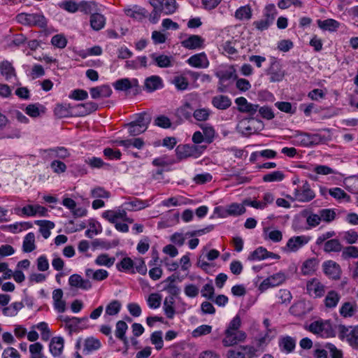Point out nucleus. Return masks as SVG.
I'll return each instance as SVG.
<instances>
[{
  "instance_id": "22",
  "label": "nucleus",
  "mask_w": 358,
  "mask_h": 358,
  "mask_svg": "<svg viewBox=\"0 0 358 358\" xmlns=\"http://www.w3.org/2000/svg\"><path fill=\"white\" fill-rule=\"evenodd\" d=\"M128 329V325L124 321L120 320L116 323L115 334L117 338L122 341L124 346L127 348L129 341L125 336L126 331Z\"/></svg>"
},
{
  "instance_id": "23",
  "label": "nucleus",
  "mask_w": 358,
  "mask_h": 358,
  "mask_svg": "<svg viewBox=\"0 0 358 358\" xmlns=\"http://www.w3.org/2000/svg\"><path fill=\"white\" fill-rule=\"evenodd\" d=\"M86 277L91 278L94 281H102L106 280L108 275V272L102 268L94 270L92 268H86L85 271Z\"/></svg>"
},
{
  "instance_id": "2",
  "label": "nucleus",
  "mask_w": 358,
  "mask_h": 358,
  "mask_svg": "<svg viewBox=\"0 0 358 358\" xmlns=\"http://www.w3.org/2000/svg\"><path fill=\"white\" fill-rule=\"evenodd\" d=\"M292 201L299 202H309L315 197L314 191L307 180L302 181V185H299L294 191V197L287 196Z\"/></svg>"
},
{
  "instance_id": "51",
  "label": "nucleus",
  "mask_w": 358,
  "mask_h": 358,
  "mask_svg": "<svg viewBox=\"0 0 358 358\" xmlns=\"http://www.w3.org/2000/svg\"><path fill=\"white\" fill-rule=\"evenodd\" d=\"M99 8L97 3L94 1H83L80 3V11L85 14H91L97 13Z\"/></svg>"
},
{
  "instance_id": "57",
  "label": "nucleus",
  "mask_w": 358,
  "mask_h": 358,
  "mask_svg": "<svg viewBox=\"0 0 358 358\" xmlns=\"http://www.w3.org/2000/svg\"><path fill=\"white\" fill-rule=\"evenodd\" d=\"M210 112L211 111L209 108H199L194 110L192 115L196 120L203 122L208 120L210 115Z\"/></svg>"
},
{
  "instance_id": "4",
  "label": "nucleus",
  "mask_w": 358,
  "mask_h": 358,
  "mask_svg": "<svg viewBox=\"0 0 358 358\" xmlns=\"http://www.w3.org/2000/svg\"><path fill=\"white\" fill-rule=\"evenodd\" d=\"M338 333L341 339H346L352 348H358V326L352 327L340 325Z\"/></svg>"
},
{
  "instance_id": "14",
  "label": "nucleus",
  "mask_w": 358,
  "mask_h": 358,
  "mask_svg": "<svg viewBox=\"0 0 358 358\" xmlns=\"http://www.w3.org/2000/svg\"><path fill=\"white\" fill-rule=\"evenodd\" d=\"M310 238L306 236H297L290 238L287 242L286 246L290 252H296L303 245L307 244Z\"/></svg>"
},
{
  "instance_id": "43",
  "label": "nucleus",
  "mask_w": 358,
  "mask_h": 358,
  "mask_svg": "<svg viewBox=\"0 0 358 358\" xmlns=\"http://www.w3.org/2000/svg\"><path fill=\"white\" fill-rule=\"evenodd\" d=\"M178 8L176 0H162L161 10L164 15H172Z\"/></svg>"
},
{
  "instance_id": "61",
  "label": "nucleus",
  "mask_w": 358,
  "mask_h": 358,
  "mask_svg": "<svg viewBox=\"0 0 358 358\" xmlns=\"http://www.w3.org/2000/svg\"><path fill=\"white\" fill-rule=\"evenodd\" d=\"M162 296L158 293H152L148 296L147 303L148 306L152 309H156L161 305Z\"/></svg>"
},
{
  "instance_id": "30",
  "label": "nucleus",
  "mask_w": 358,
  "mask_h": 358,
  "mask_svg": "<svg viewBox=\"0 0 358 358\" xmlns=\"http://www.w3.org/2000/svg\"><path fill=\"white\" fill-rule=\"evenodd\" d=\"M357 306L355 302L345 301L343 303L339 309L341 316L344 318L352 317L356 313Z\"/></svg>"
},
{
  "instance_id": "58",
  "label": "nucleus",
  "mask_w": 358,
  "mask_h": 358,
  "mask_svg": "<svg viewBox=\"0 0 358 358\" xmlns=\"http://www.w3.org/2000/svg\"><path fill=\"white\" fill-rule=\"evenodd\" d=\"M321 220L325 222H331L335 220L336 214L334 209L324 208L318 211Z\"/></svg>"
},
{
  "instance_id": "6",
  "label": "nucleus",
  "mask_w": 358,
  "mask_h": 358,
  "mask_svg": "<svg viewBox=\"0 0 358 358\" xmlns=\"http://www.w3.org/2000/svg\"><path fill=\"white\" fill-rule=\"evenodd\" d=\"M266 74L269 76V80L271 83L280 82L283 79L285 71L277 58H271L270 66L266 70Z\"/></svg>"
},
{
  "instance_id": "25",
  "label": "nucleus",
  "mask_w": 358,
  "mask_h": 358,
  "mask_svg": "<svg viewBox=\"0 0 358 358\" xmlns=\"http://www.w3.org/2000/svg\"><path fill=\"white\" fill-rule=\"evenodd\" d=\"M45 110V107L39 103L29 104L24 109L25 113L33 118H36L41 114H44Z\"/></svg>"
},
{
  "instance_id": "21",
  "label": "nucleus",
  "mask_w": 358,
  "mask_h": 358,
  "mask_svg": "<svg viewBox=\"0 0 358 358\" xmlns=\"http://www.w3.org/2000/svg\"><path fill=\"white\" fill-rule=\"evenodd\" d=\"M212 105L217 109L226 110L231 106V99L226 95H217L212 98Z\"/></svg>"
},
{
  "instance_id": "39",
  "label": "nucleus",
  "mask_w": 358,
  "mask_h": 358,
  "mask_svg": "<svg viewBox=\"0 0 358 358\" xmlns=\"http://www.w3.org/2000/svg\"><path fill=\"white\" fill-rule=\"evenodd\" d=\"M35 224L40 227L39 231L45 239L50 236V229L55 227V224L49 220H36Z\"/></svg>"
},
{
  "instance_id": "53",
  "label": "nucleus",
  "mask_w": 358,
  "mask_h": 358,
  "mask_svg": "<svg viewBox=\"0 0 358 358\" xmlns=\"http://www.w3.org/2000/svg\"><path fill=\"white\" fill-rule=\"evenodd\" d=\"M43 152H55V157L59 159H66L70 156V152L64 147H56L54 148H50L46 150H42Z\"/></svg>"
},
{
  "instance_id": "3",
  "label": "nucleus",
  "mask_w": 358,
  "mask_h": 358,
  "mask_svg": "<svg viewBox=\"0 0 358 358\" xmlns=\"http://www.w3.org/2000/svg\"><path fill=\"white\" fill-rule=\"evenodd\" d=\"M235 103L237 106V110L241 113L248 114L250 119L258 117L257 111L259 105L249 102L245 97L240 96L235 99Z\"/></svg>"
},
{
  "instance_id": "19",
  "label": "nucleus",
  "mask_w": 358,
  "mask_h": 358,
  "mask_svg": "<svg viewBox=\"0 0 358 358\" xmlns=\"http://www.w3.org/2000/svg\"><path fill=\"white\" fill-rule=\"evenodd\" d=\"M163 86V80L159 76H151L145 80L144 87L148 92H152Z\"/></svg>"
},
{
  "instance_id": "10",
  "label": "nucleus",
  "mask_w": 358,
  "mask_h": 358,
  "mask_svg": "<svg viewBox=\"0 0 358 358\" xmlns=\"http://www.w3.org/2000/svg\"><path fill=\"white\" fill-rule=\"evenodd\" d=\"M324 274L329 278L337 280L341 278V269L338 264L333 260H328L322 264Z\"/></svg>"
},
{
  "instance_id": "12",
  "label": "nucleus",
  "mask_w": 358,
  "mask_h": 358,
  "mask_svg": "<svg viewBox=\"0 0 358 358\" xmlns=\"http://www.w3.org/2000/svg\"><path fill=\"white\" fill-rule=\"evenodd\" d=\"M113 86L117 91H127L132 88L137 90L139 87L138 80L136 78L130 80L127 78L117 80L113 83Z\"/></svg>"
},
{
  "instance_id": "47",
  "label": "nucleus",
  "mask_w": 358,
  "mask_h": 358,
  "mask_svg": "<svg viewBox=\"0 0 358 358\" xmlns=\"http://www.w3.org/2000/svg\"><path fill=\"white\" fill-rule=\"evenodd\" d=\"M175 300L173 296L166 297L164 301V310L166 317L169 319H172L176 313L174 308Z\"/></svg>"
},
{
  "instance_id": "55",
  "label": "nucleus",
  "mask_w": 358,
  "mask_h": 358,
  "mask_svg": "<svg viewBox=\"0 0 358 358\" xmlns=\"http://www.w3.org/2000/svg\"><path fill=\"white\" fill-rule=\"evenodd\" d=\"M200 128L203 131V135L206 141L208 143L213 142L215 134V131L213 126L209 124H200Z\"/></svg>"
},
{
  "instance_id": "34",
  "label": "nucleus",
  "mask_w": 358,
  "mask_h": 358,
  "mask_svg": "<svg viewBox=\"0 0 358 358\" xmlns=\"http://www.w3.org/2000/svg\"><path fill=\"white\" fill-rule=\"evenodd\" d=\"M50 351L54 357L59 356L64 348V339L62 337H54L49 345Z\"/></svg>"
},
{
  "instance_id": "45",
  "label": "nucleus",
  "mask_w": 358,
  "mask_h": 358,
  "mask_svg": "<svg viewBox=\"0 0 358 358\" xmlns=\"http://www.w3.org/2000/svg\"><path fill=\"white\" fill-rule=\"evenodd\" d=\"M294 138L295 145L310 147L309 133L296 131Z\"/></svg>"
},
{
  "instance_id": "49",
  "label": "nucleus",
  "mask_w": 358,
  "mask_h": 358,
  "mask_svg": "<svg viewBox=\"0 0 358 358\" xmlns=\"http://www.w3.org/2000/svg\"><path fill=\"white\" fill-rule=\"evenodd\" d=\"M29 26H36L44 28L47 26V20L45 16L40 13H30Z\"/></svg>"
},
{
  "instance_id": "52",
  "label": "nucleus",
  "mask_w": 358,
  "mask_h": 358,
  "mask_svg": "<svg viewBox=\"0 0 358 358\" xmlns=\"http://www.w3.org/2000/svg\"><path fill=\"white\" fill-rule=\"evenodd\" d=\"M235 17L239 20H250L252 17V10L250 6H241L235 12Z\"/></svg>"
},
{
  "instance_id": "16",
  "label": "nucleus",
  "mask_w": 358,
  "mask_h": 358,
  "mask_svg": "<svg viewBox=\"0 0 358 358\" xmlns=\"http://www.w3.org/2000/svg\"><path fill=\"white\" fill-rule=\"evenodd\" d=\"M203 43L204 39L199 35H191L181 42L182 46L189 50L200 49Z\"/></svg>"
},
{
  "instance_id": "28",
  "label": "nucleus",
  "mask_w": 358,
  "mask_h": 358,
  "mask_svg": "<svg viewBox=\"0 0 358 358\" xmlns=\"http://www.w3.org/2000/svg\"><path fill=\"white\" fill-rule=\"evenodd\" d=\"M78 110V114L80 116H85L98 109V105L95 102L88 101L85 103H80L74 106Z\"/></svg>"
},
{
  "instance_id": "48",
  "label": "nucleus",
  "mask_w": 358,
  "mask_h": 358,
  "mask_svg": "<svg viewBox=\"0 0 358 358\" xmlns=\"http://www.w3.org/2000/svg\"><path fill=\"white\" fill-rule=\"evenodd\" d=\"M124 11L127 16L136 20H141L145 17V10L138 7L137 6H134L131 8H124Z\"/></svg>"
},
{
  "instance_id": "11",
  "label": "nucleus",
  "mask_w": 358,
  "mask_h": 358,
  "mask_svg": "<svg viewBox=\"0 0 358 358\" xmlns=\"http://www.w3.org/2000/svg\"><path fill=\"white\" fill-rule=\"evenodd\" d=\"M152 62L149 65L155 64L159 68H169L173 65V57L164 54L152 53L150 55Z\"/></svg>"
},
{
  "instance_id": "60",
  "label": "nucleus",
  "mask_w": 358,
  "mask_h": 358,
  "mask_svg": "<svg viewBox=\"0 0 358 358\" xmlns=\"http://www.w3.org/2000/svg\"><path fill=\"white\" fill-rule=\"evenodd\" d=\"M150 341L152 344H153L155 346L156 350H161L164 345V341L162 339V331H154L150 336Z\"/></svg>"
},
{
  "instance_id": "33",
  "label": "nucleus",
  "mask_w": 358,
  "mask_h": 358,
  "mask_svg": "<svg viewBox=\"0 0 358 358\" xmlns=\"http://www.w3.org/2000/svg\"><path fill=\"white\" fill-rule=\"evenodd\" d=\"M271 339L272 338H268V334L264 335L256 339V346L250 345H245L244 346L250 347L255 350V352L256 355L255 357H257L259 354L265 350V348L267 346Z\"/></svg>"
},
{
  "instance_id": "26",
  "label": "nucleus",
  "mask_w": 358,
  "mask_h": 358,
  "mask_svg": "<svg viewBox=\"0 0 358 358\" xmlns=\"http://www.w3.org/2000/svg\"><path fill=\"white\" fill-rule=\"evenodd\" d=\"M0 72L7 81H9L13 78L16 77L14 67L12 64L7 60L3 61L0 63Z\"/></svg>"
},
{
  "instance_id": "62",
  "label": "nucleus",
  "mask_w": 358,
  "mask_h": 358,
  "mask_svg": "<svg viewBox=\"0 0 358 358\" xmlns=\"http://www.w3.org/2000/svg\"><path fill=\"white\" fill-rule=\"evenodd\" d=\"M329 193L332 197L337 200L344 199L347 201H350V196H348L343 189L339 187L329 189Z\"/></svg>"
},
{
  "instance_id": "20",
  "label": "nucleus",
  "mask_w": 358,
  "mask_h": 358,
  "mask_svg": "<svg viewBox=\"0 0 358 358\" xmlns=\"http://www.w3.org/2000/svg\"><path fill=\"white\" fill-rule=\"evenodd\" d=\"M90 93L92 99H97L110 96L112 90L108 85H103L90 89Z\"/></svg>"
},
{
  "instance_id": "17",
  "label": "nucleus",
  "mask_w": 358,
  "mask_h": 358,
  "mask_svg": "<svg viewBox=\"0 0 358 358\" xmlns=\"http://www.w3.org/2000/svg\"><path fill=\"white\" fill-rule=\"evenodd\" d=\"M278 345L281 352L289 354L296 347V339L289 336H282L279 338Z\"/></svg>"
},
{
  "instance_id": "46",
  "label": "nucleus",
  "mask_w": 358,
  "mask_h": 358,
  "mask_svg": "<svg viewBox=\"0 0 358 358\" xmlns=\"http://www.w3.org/2000/svg\"><path fill=\"white\" fill-rule=\"evenodd\" d=\"M115 261V257H110L108 254L103 253L97 256L94 260V263L99 266H104L110 268L114 264Z\"/></svg>"
},
{
  "instance_id": "41",
  "label": "nucleus",
  "mask_w": 358,
  "mask_h": 358,
  "mask_svg": "<svg viewBox=\"0 0 358 358\" xmlns=\"http://www.w3.org/2000/svg\"><path fill=\"white\" fill-rule=\"evenodd\" d=\"M71 109H76L74 107H71L70 104L61 103L57 104L54 110L55 115L59 117H66L71 115Z\"/></svg>"
},
{
  "instance_id": "54",
  "label": "nucleus",
  "mask_w": 358,
  "mask_h": 358,
  "mask_svg": "<svg viewBox=\"0 0 358 358\" xmlns=\"http://www.w3.org/2000/svg\"><path fill=\"white\" fill-rule=\"evenodd\" d=\"M267 250L263 247H259L252 251L248 256L249 261H261L266 259Z\"/></svg>"
},
{
  "instance_id": "13",
  "label": "nucleus",
  "mask_w": 358,
  "mask_h": 358,
  "mask_svg": "<svg viewBox=\"0 0 358 358\" xmlns=\"http://www.w3.org/2000/svg\"><path fill=\"white\" fill-rule=\"evenodd\" d=\"M69 284L71 287L83 290H89L92 287V284L89 279H84L78 274H73L69 278Z\"/></svg>"
},
{
  "instance_id": "56",
  "label": "nucleus",
  "mask_w": 358,
  "mask_h": 358,
  "mask_svg": "<svg viewBox=\"0 0 358 358\" xmlns=\"http://www.w3.org/2000/svg\"><path fill=\"white\" fill-rule=\"evenodd\" d=\"M345 188L353 194H358V177L352 176L345 179Z\"/></svg>"
},
{
  "instance_id": "18",
  "label": "nucleus",
  "mask_w": 358,
  "mask_h": 358,
  "mask_svg": "<svg viewBox=\"0 0 358 358\" xmlns=\"http://www.w3.org/2000/svg\"><path fill=\"white\" fill-rule=\"evenodd\" d=\"M187 62L191 66L195 68H207L209 65L208 59L204 52L191 56Z\"/></svg>"
},
{
  "instance_id": "63",
  "label": "nucleus",
  "mask_w": 358,
  "mask_h": 358,
  "mask_svg": "<svg viewBox=\"0 0 358 358\" xmlns=\"http://www.w3.org/2000/svg\"><path fill=\"white\" fill-rule=\"evenodd\" d=\"M289 311L292 315L296 317H302L305 315L306 314L305 303L300 301L294 303L290 307Z\"/></svg>"
},
{
  "instance_id": "5",
  "label": "nucleus",
  "mask_w": 358,
  "mask_h": 358,
  "mask_svg": "<svg viewBox=\"0 0 358 358\" xmlns=\"http://www.w3.org/2000/svg\"><path fill=\"white\" fill-rule=\"evenodd\" d=\"M308 330L313 334L322 337H329L333 334L332 327L329 320L314 321L309 325Z\"/></svg>"
},
{
  "instance_id": "15",
  "label": "nucleus",
  "mask_w": 358,
  "mask_h": 358,
  "mask_svg": "<svg viewBox=\"0 0 358 358\" xmlns=\"http://www.w3.org/2000/svg\"><path fill=\"white\" fill-rule=\"evenodd\" d=\"M246 209L243 203H232L222 209L221 216L225 217L227 216H239L245 213Z\"/></svg>"
},
{
  "instance_id": "7",
  "label": "nucleus",
  "mask_w": 358,
  "mask_h": 358,
  "mask_svg": "<svg viewBox=\"0 0 358 358\" xmlns=\"http://www.w3.org/2000/svg\"><path fill=\"white\" fill-rule=\"evenodd\" d=\"M326 292V286L316 278L310 279L306 282V293L313 298L322 297Z\"/></svg>"
},
{
  "instance_id": "1",
  "label": "nucleus",
  "mask_w": 358,
  "mask_h": 358,
  "mask_svg": "<svg viewBox=\"0 0 358 358\" xmlns=\"http://www.w3.org/2000/svg\"><path fill=\"white\" fill-rule=\"evenodd\" d=\"M241 320L239 315H236L229 323L224 330L222 338V344L224 347L229 348L243 343L247 338L245 331L240 330Z\"/></svg>"
},
{
  "instance_id": "36",
  "label": "nucleus",
  "mask_w": 358,
  "mask_h": 358,
  "mask_svg": "<svg viewBox=\"0 0 358 358\" xmlns=\"http://www.w3.org/2000/svg\"><path fill=\"white\" fill-rule=\"evenodd\" d=\"M148 65V57L146 56H139L135 59L127 61L125 66L127 69H138L140 68H147Z\"/></svg>"
},
{
  "instance_id": "38",
  "label": "nucleus",
  "mask_w": 358,
  "mask_h": 358,
  "mask_svg": "<svg viewBox=\"0 0 358 358\" xmlns=\"http://www.w3.org/2000/svg\"><path fill=\"white\" fill-rule=\"evenodd\" d=\"M317 24L321 29L329 31H336L340 25V23L334 19L318 20Z\"/></svg>"
},
{
  "instance_id": "50",
  "label": "nucleus",
  "mask_w": 358,
  "mask_h": 358,
  "mask_svg": "<svg viewBox=\"0 0 358 358\" xmlns=\"http://www.w3.org/2000/svg\"><path fill=\"white\" fill-rule=\"evenodd\" d=\"M171 83L179 91H184L188 88L189 83L185 76L183 75H178L173 78Z\"/></svg>"
},
{
  "instance_id": "9",
  "label": "nucleus",
  "mask_w": 358,
  "mask_h": 358,
  "mask_svg": "<svg viewBox=\"0 0 358 358\" xmlns=\"http://www.w3.org/2000/svg\"><path fill=\"white\" fill-rule=\"evenodd\" d=\"M255 350L248 346H241L229 350L226 358H255Z\"/></svg>"
},
{
  "instance_id": "31",
  "label": "nucleus",
  "mask_w": 358,
  "mask_h": 358,
  "mask_svg": "<svg viewBox=\"0 0 358 358\" xmlns=\"http://www.w3.org/2000/svg\"><path fill=\"white\" fill-rule=\"evenodd\" d=\"M125 209L117 210H106L103 213L102 216L103 218L107 220L110 223H116L117 220H122L125 218Z\"/></svg>"
},
{
  "instance_id": "37",
  "label": "nucleus",
  "mask_w": 358,
  "mask_h": 358,
  "mask_svg": "<svg viewBox=\"0 0 358 358\" xmlns=\"http://www.w3.org/2000/svg\"><path fill=\"white\" fill-rule=\"evenodd\" d=\"M193 108L191 104L186 102L185 104L177 108L176 115L180 120H189L193 114Z\"/></svg>"
},
{
  "instance_id": "29",
  "label": "nucleus",
  "mask_w": 358,
  "mask_h": 358,
  "mask_svg": "<svg viewBox=\"0 0 358 358\" xmlns=\"http://www.w3.org/2000/svg\"><path fill=\"white\" fill-rule=\"evenodd\" d=\"M125 210L129 211H136L144 209L148 206V202L147 201H142L138 199H133L124 203Z\"/></svg>"
},
{
  "instance_id": "64",
  "label": "nucleus",
  "mask_w": 358,
  "mask_h": 358,
  "mask_svg": "<svg viewBox=\"0 0 358 358\" xmlns=\"http://www.w3.org/2000/svg\"><path fill=\"white\" fill-rule=\"evenodd\" d=\"M121 309V303L117 300H113L109 303L106 308V315H115L119 313Z\"/></svg>"
},
{
  "instance_id": "32",
  "label": "nucleus",
  "mask_w": 358,
  "mask_h": 358,
  "mask_svg": "<svg viewBox=\"0 0 358 358\" xmlns=\"http://www.w3.org/2000/svg\"><path fill=\"white\" fill-rule=\"evenodd\" d=\"M341 299V295L334 290L327 292L324 299V304L327 308L332 309L337 306Z\"/></svg>"
},
{
  "instance_id": "42",
  "label": "nucleus",
  "mask_w": 358,
  "mask_h": 358,
  "mask_svg": "<svg viewBox=\"0 0 358 358\" xmlns=\"http://www.w3.org/2000/svg\"><path fill=\"white\" fill-rule=\"evenodd\" d=\"M35 249V235L33 232H29L24 238L22 250L24 252H31Z\"/></svg>"
},
{
  "instance_id": "59",
  "label": "nucleus",
  "mask_w": 358,
  "mask_h": 358,
  "mask_svg": "<svg viewBox=\"0 0 358 358\" xmlns=\"http://www.w3.org/2000/svg\"><path fill=\"white\" fill-rule=\"evenodd\" d=\"M341 257L343 259H348L350 258H358V247L350 245L343 248Z\"/></svg>"
},
{
  "instance_id": "35",
  "label": "nucleus",
  "mask_w": 358,
  "mask_h": 358,
  "mask_svg": "<svg viewBox=\"0 0 358 358\" xmlns=\"http://www.w3.org/2000/svg\"><path fill=\"white\" fill-rule=\"evenodd\" d=\"M343 245L338 239L332 238L323 244V250L327 253L339 252L343 250Z\"/></svg>"
},
{
  "instance_id": "24",
  "label": "nucleus",
  "mask_w": 358,
  "mask_h": 358,
  "mask_svg": "<svg viewBox=\"0 0 358 358\" xmlns=\"http://www.w3.org/2000/svg\"><path fill=\"white\" fill-rule=\"evenodd\" d=\"M319 260L316 257L306 259L302 264L301 271L303 275L313 274L317 269Z\"/></svg>"
},
{
  "instance_id": "8",
  "label": "nucleus",
  "mask_w": 358,
  "mask_h": 358,
  "mask_svg": "<svg viewBox=\"0 0 358 358\" xmlns=\"http://www.w3.org/2000/svg\"><path fill=\"white\" fill-rule=\"evenodd\" d=\"M286 277L284 273H275L263 280L259 286V290L263 292L270 287L278 286L283 283Z\"/></svg>"
},
{
  "instance_id": "40",
  "label": "nucleus",
  "mask_w": 358,
  "mask_h": 358,
  "mask_svg": "<svg viewBox=\"0 0 358 358\" xmlns=\"http://www.w3.org/2000/svg\"><path fill=\"white\" fill-rule=\"evenodd\" d=\"M117 269L120 272L135 273L134 269V262L130 257H124L119 263L116 264Z\"/></svg>"
},
{
  "instance_id": "44",
  "label": "nucleus",
  "mask_w": 358,
  "mask_h": 358,
  "mask_svg": "<svg viewBox=\"0 0 358 358\" xmlns=\"http://www.w3.org/2000/svg\"><path fill=\"white\" fill-rule=\"evenodd\" d=\"M101 342L99 339L94 337H90L85 340L83 352L87 354L99 349L101 348Z\"/></svg>"
},
{
  "instance_id": "27",
  "label": "nucleus",
  "mask_w": 358,
  "mask_h": 358,
  "mask_svg": "<svg viewBox=\"0 0 358 358\" xmlns=\"http://www.w3.org/2000/svg\"><path fill=\"white\" fill-rule=\"evenodd\" d=\"M106 19L103 15L97 13H94L90 15V26L94 31H99L102 29L106 24Z\"/></svg>"
}]
</instances>
